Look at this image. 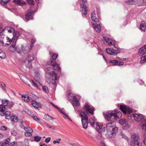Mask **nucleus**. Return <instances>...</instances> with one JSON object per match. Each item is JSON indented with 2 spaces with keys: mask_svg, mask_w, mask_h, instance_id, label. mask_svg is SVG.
Masks as SVG:
<instances>
[{
  "mask_svg": "<svg viewBox=\"0 0 146 146\" xmlns=\"http://www.w3.org/2000/svg\"><path fill=\"white\" fill-rule=\"evenodd\" d=\"M1 102L2 104L0 105V115L1 116H5L6 119H10L11 112L7 110L11 109L14 103L6 99L2 100Z\"/></svg>",
  "mask_w": 146,
  "mask_h": 146,
  "instance_id": "obj_1",
  "label": "nucleus"
},
{
  "mask_svg": "<svg viewBox=\"0 0 146 146\" xmlns=\"http://www.w3.org/2000/svg\"><path fill=\"white\" fill-rule=\"evenodd\" d=\"M105 130H106V133L107 136L111 137H115L118 128L116 126L115 123L114 122H111L107 124L106 126L103 128V130L104 131Z\"/></svg>",
  "mask_w": 146,
  "mask_h": 146,
  "instance_id": "obj_2",
  "label": "nucleus"
},
{
  "mask_svg": "<svg viewBox=\"0 0 146 146\" xmlns=\"http://www.w3.org/2000/svg\"><path fill=\"white\" fill-rule=\"evenodd\" d=\"M58 55L57 54L52 53L50 54L51 58L50 59V62L51 66L54 68V70L59 71L61 70L60 67L56 62V60L58 57Z\"/></svg>",
  "mask_w": 146,
  "mask_h": 146,
  "instance_id": "obj_3",
  "label": "nucleus"
},
{
  "mask_svg": "<svg viewBox=\"0 0 146 146\" xmlns=\"http://www.w3.org/2000/svg\"><path fill=\"white\" fill-rule=\"evenodd\" d=\"M52 70L53 69L50 67H47L46 69V74L49 75L54 80H57V74Z\"/></svg>",
  "mask_w": 146,
  "mask_h": 146,
  "instance_id": "obj_4",
  "label": "nucleus"
},
{
  "mask_svg": "<svg viewBox=\"0 0 146 146\" xmlns=\"http://www.w3.org/2000/svg\"><path fill=\"white\" fill-rule=\"evenodd\" d=\"M8 32L11 33H12L13 37L12 39L13 40H17V38L19 35V32L16 31L15 32V30L13 28H10L7 31Z\"/></svg>",
  "mask_w": 146,
  "mask_h": 146,
  "instance_id": "obj_5",
  "label": "nucleus"
},
{
  "mask_svg": "<svg viewBox=\"0 0 146 146\" xmlns=\"http://www.w3.org/2000/svg\"><path fill=\"white\" fill-rule=\"evenodd\" d=\"M131 119H133L137 122L142 121L143 120H145L143 118V116L141 114L137 113L132 115H131Z\"/></svg>",
  "mask_w": 146,
  "mask_h": 146,
  "instance_id": "obj_6",
  "label": "nucleus"
},
{
  "mask_svg": "<svg viewBox=\"0 0 146 146\" xmlns=\"http://www.w3.org/2000/svg\"><path fill=\"white\" fill-rule=\"evenodd\" d=\"M81 1L80 5L81 8L82 9V11L83 12V14L84 15H86L87 14L88 9L85 5L87 3L86 0H80Z\"/></svg>",
  "mask_w": 146,
  "mask_h": 146,
  "instance_id": "obj_7",
  "label": "nucleus"
},
{
  "mask_svg": "<svg viewBox=\"0 0 146 146\" xmlns=\"http://www.w3.org/2000/svg\"><path fill=\"white\" fill-rule=\"evenodd\" d=\"M115 115L114 111H109L106 115V118L108 121H112L115 120Z\"/></svg>",
  "mask_w": 146,
  "mask_h": 146,
  "instance_id": "obj_8",
  "label": "nucleus"
},
{
  "mask_svg": "<svg viewBox=\"0 0 146 146\" xmlns=\"http://www.w3.org/2000/svg\"><path fill=\"white\" fill-rule=\"evenodd\" d=\"M83 109L86 111H85L89 113L92 115L94 114V108L91 107L88 103H86L84 104Z\"/></svg>",
  "mask_w": 146,
  "mask_h": 146,
  "instance_id": "obj_9",
  "label": "nucleus"
},
{
  "mask_svg": "<svg viewBox=\"0 0 146 146\" xmlns=\"http://www.w3.org/2000/svg\"><path fill=\"white\" fill-rule=\"evenodd\" d=\"M16 40H14L11 45V47L14 48L15 50L18 53L21 52V48L22 46L21 45H16Z\"/></svg>",
  "mask_w": 146,
  "mask_h": 146,
  "instance_id": "obj_10",
  "label": "nucleus"
},
{
  "mask_svg": "<svg viewBox=\"0 0 146 146\" xmlns=\"http://www.w3.org/2000/svg\"><path fill=\"white\" fill-rule=\"evenodd\" d=\"M13 41V39H11L8 36H6L5 37H4V39L0 43L3 45H8L10 44Z\"/></svg>",
  "mask_w": 146,
  "mask_h": 146,
  "instance_id": "obj_11",
  "label": "nucleus"
},
{
  "mask_svg": "<svg viewBox=\"0 0 146 146\" xmlns=\"http://www.w3.org/2000/svg\"><path fill=\"white\" fill-rule=\"evenodd\" d=\"M119 107L121 110L124 114H126L127 112H130L132 111V110H130L129 107L125 105H120Z\"/></svg>",
  "mask_w": 146,
  "mask_h": 146,
  "instance_id": "obj_12",
  "label": "nucleus"
},
{
  "mask_svg": "<svg viewBox=\"0 0 146 146\" xmlns=\"http://www.w3.org/2000/svg\"><path fill=\"white\" fill-rule=\"evenodd\" d=\"M119 123L122 125L124 129H128L129 127L128 122L125 119H121L119 120Z\"/></svg>",
  "mask_w": 146,
  "mask_h": 146,
  "instance_id": "obj_13",
  "label": "nucleus"
},
{
  "mask_svg": "<svg viewBox=\"0 0 146 146\" xmlns=\"http://www.w3.org/2000/svg\"><path fill=\"white\" fill-rule=\"evenodd\" d=\"M146 53V44L144 45L139 49L138 54L140 56H143Z\"/></svg>",
  "mask_w": 146,
  "mask_h": 146,
  "instance_id": "obj_14",
  "label": "nucleus"
},
{
  "mask_svg": "<svg viewBox=\"0 0 146 146\" xmlns=\"http://www.w3.org/2000/svg\"><path fill=\"white\" fill-rule=\"evenodd\" d=\"M19 77L20 79L23 81L27 85L29 86L30 85L29 84V80L25 76L22 74H20L19 75Z\"/></svg>",
  "mask_w": 146,
  "mask_h": 146,
  "instance_id": "obj_15",
  "label": "nucleus"
},
{
  "mask_svg": "<svg viewBox=\"0 0 146 146\" xmlns=\"http://www.w3.org/2000/svg\"><path fill=\"white\" fill-rule=\"evenodd\" d=\"M131 138L133 140L131 143H133V142L136 143V142H140L139 138L138 135L135 133H134L132 135Z\"/></svg>",
  "mask_w": 146,
  "mask_h": 146,
  "instance_id": "obj_16",
  "label": "nucleus"
},
{
  "mask_svg": "<svg viewBox=\"0 0 146 146\" xmlns=\"http://www.w3.org/2000/svg\"><path fill=\"white\" fill-rule=\"evenodd\" d=\"M88 112L85 111V110L81 111L80 113V116L82 118L81 119H88Z\"/></svg>",
  "mask_w": 146,
  "mask_h": 146,
  "instance_id": "obj_17",
  "label": "nucleus"
},
{
  "mask_svg": "<svg viewBox=\"0 0 146 146\" xmlns=\"http://www.w3.org/2000/svg\"><path fill=\"white\" fill-rule=\"evenodd\" d=\"M22 63L27 68H31L32 67V63L26 59L23 61Z\"/></svg>",
  "mask_w": 146,
  "mask_h": 146,
  "instance_id": "obj_18",
  "label": "nucleus"
},
{
  "mask_svg": "<svg viewBox=\"0 0 146 146\" xmlns=\"http://www.w3.org/2000/svg\"><path fill=\"white\" fill-rule=\"evenodd\" d=\"M141 0H128L125 1V3L129 5H135L138 2L140 3Z\"/></svg>",
  "mask_w": 146,
  "mask_h": 146,
  "instance_id": "obj_19",
  "label": "nucleus"
},
{
  "mask_svg": "<svg viewBox=\"0 0 146 146\" xmlns=\"http://www.w3.org/2000/svg\"><path fill=\"white\" fill-rule=\"evenodd\" d=\"M110 62L113 65H117L120 66L123 65V62L120 61H119L116 60H111L110 61Z\"/></svg>",
  "mask_w": 146,
  "mask_h": 146,
  "instance_id": "obj_20",
  "label": "nucleus"
},
{
  "mask_svg": "<svg viewBox=\"0 0 146 146\" xmlns=\"http://www.w3.org/2000/svg\"><path fill=\"white\" fill-rule=\"evenodd\" d=\"M33 13V11H31L27 13L25 15L26 19L28 21L32 19L33 18L32 14Z\"/></svg>",
  "mask_w": 146,
  "mask_h": 146,
  "instance_id": "obj_21",
  "label": "nucleus"
},
{
  "mask_svg": "<svg viewBox=\"0 0 146 146\" xmlns=\"http://www.w3.org/2000/svg\"><path fill=\"white\" fill-rule=\"evenodd\" d=\"M31 104L35 109L37 110L39 109V108L40 105V104L37 102L35 100H32Z\"/></svg>",
  "mask_w": 146,
  "mask_h": 146,
  "instance_id": "obj_22",
  "label": "nucleus"
},
{
  "mask_svg": "<svg viewBox=\"0 0 146 146\" xmlns=\"http://www.w3.org/2000/svg\"><path fill=\"white\" fill-rule=\"evenodd\" d=\"M7 31L6 29L5 28L0 33V43L3 41V40L4 39V37L6 36L5 34V31Z\"/></svg>",
  "mask_w": 146,
  "mask_h": 146,
  "instance_id": "obj_23",
  "label": "nucleus"
},
{
  "mask_svg": "<svg viewBox=\"0 0 146 146\" xmlns=\"http://www.w3.org/2000/svg\"><path fill=\"white\" fill-rule=\"evenodd\" d=\"M73 106L74 107L78 106L80 105L77 99V98L75 96H73Z\"/></svg>",
  "mask_w": 146,
  "mask_h": 146,
  "instance_id": "obj_24",
  "label": "nucleus"
},
{
  "mask_svg": "<svg viewBox=\"0 0 146 146\" xmlns=\"http://www.w3.org/2000/svg\"><path fill=\"white\" fill-rule=\"evenodd\" d=\"M38 77H35V80L37 83L35 82L33 80H32L31 81L32 83L37 88H38L39 86V85L40 86L41 85L40 84V82L38 81Z\"/></svg>",
  "mask_w": 146,
  "mask_h": 146,
  "instance_id": "obj_25",
  "label": "nucleus"
},
{
  "mask_svg": "<svg viewBox=\"0 0 146 146\" xmlns=\"http://www.w3.org/2000/svg\"><path fill=\"white\" fill-rule=\"evenodd\" d=\"M93 26L94 29L96 31L100 33L101 30V27L100 26L97 24H93Z\"/></svg>",
  "mask_w": 146,
  "mask_h": 146,
  "instance_id": "obj_26",
  "label": "nucleus"
},
{
  "mask_svg": "<svg viewBox=\"0 0 146 146\" xmlns=\"http://www.w3.org/2000/svg\"><path fill=\"white\" fill-rule=\"evenodd\" d=\"M22 99L25 102H30L31 100L29 97L27 95H23L22 96Z\"/></svg>",
  "mask_w": 146,
  "mask_h": 146,
  "instance_id": "obj_27",
  "label": "nucleus"
},
{
  "mask_svg": "<svg viewBox=\"0 0 146 146\" xmlns=\"http://www.w3.org/2000/svg\"><path fill=\"white\" fill-rule=\"evenodd\" d=\"M88 120L81 119L82 126L85 129H86L87 128Z\"/></svg>",
  "mask_w": 146,
  "mask_h": 146,
  "instance_id": "obj_28",
  "label": "nucleus"
},
{
  "mask_svg": "<svg viewBox=\"0 0 146 146\" xmlns=\"http://www.w3.org/2000/svg\"><path fill=\"white\" fill-rule=\"evenodd\" d=\"M92 20L93 21L96 22H98V19L97 18L96 13L95 12H93V14L91 15Z\"/></svg>",
  "mask_w": 146,
  "mask_h": 146,
  "instance_id": "obj_29",
  "label": "nucleus"
},
{
  "mask_svg": "<svg viewBox=\"0 0 146 146\" xmlns=\"http://www.w3.org/2000/svg\"><path fill=\"white\" fill-rule=\"evenodd\" d=\"M29 48L27 46H22L21 48V52H23L24 54H26L28 52Z\"/></svg>",
  "mask_w": 146,
  "mask_h": 146,
  "instance_id": "obj_30",
  "label": "nucleus"
},
{
  "mask_svg": "<svg viewBox=\"0 0 146 146\" xmlns=\"http://www.w3.org/2000/svg\"><path fill=\"white\" fill-rule=\"evenodd\" d=\"M14 2L19 5H23L26 4L25 2L22 0H14Z\"/></svg>",
  "mask_w": 146,
  "mask_h": 146,
  "instance_id": "obj_31",
  "label": "nucleus"
},
{
  "mask_svg": "<svg viewBox=\"0 0 146 146\" xmlns=\"http://www.w3.org/2000/svg\"><path fill=\"white\" fill-rule=\"evenodd\" d=\"M114 114L115 115V119H116L117 118H119L121 117L122 113L121 112L115 111H114Z\"/></svg>",
  "mask_w": 146,
  "mask_h": 146,
  "instance_id": "obj_32",
  "label": "nucleus"
},
{
  "mask_svg": "<svg viewBox=\"0 0 146 146\" xmlns=\"http://www.w3.org/2000/svg\"><path fill=\"white\" fill-rule=\"evenodd\" d=\"M10 141V140L9 138H7L2 143L1 146H9V143Z\"/></svg>",
  "mask_w": 146,
  "mask_h": 146,
  "instance_id": "obj_33",
  "label": "nucleus"
},
{
  "mask_svg": "<svg viewBox=\"0 0 146 146\" xmlns=\"http://www.w3.org/2000/svg\"><path fill=\"white\" fill-rule=\"evenodd\" d=\"M142 123L141 128L143 130L146 131V120H143L142 121Z\"/></svg>",
  "mask_w": 146,
  "mask_h": 146,
  "instance_id": "obj_34",
  "label": "nucleus"
},
{
  "mask_svg": "<svg viewBox=\"0 0 146 146\" xmlns=\"http://www.w3.org/2000/svg\"><path fill=\"white\" fill-rule=\"evenodd\" d=\"M25 59L32 63V62L34 59V57L33 55H29Z\"/></svg>",
  "mask_w": 146,
  "mask_h": 146,
  "instance_id": "obj_35",
  "label": "nucleus"
},
{
  "mask_svg": "<svg viewBox=\"0 0 146 146\" xmlns=\"http://www.w3.org/2000/svg\"><path fill=\"white\" fill-rule=\"evenodd\" d=\"M106 51L108 53V54H111V55L115 54L116 53L115 52V53H114L113 48H108L106 49Z\"/></svg>",
  "mask_w": 146,
  "mask_h": 146,
  "instance_id": "obj_36",
  "label": "nucleus"
},
{
  "mask_svg": "<svg viewBox=\"0 0 146 146\" xmlns=\"http://www.w3.org/2000/svg\"><path fill=\"white\" fill-rule=\"evenodd\" d=\"M96 129L97 131L99 133H100L101 132L100 130L102 128V125H99L98 123H96Z\"/></svg>",
  "mask_w": 146,
  "mask_h": 146,
  "instance_id": "obj_37",
  "label": "nucleus"
},
{
  "mask_svg": "<svg viewBox=\"0 0 146 146\" xmlns=\"http://www.w3.org/2000/svg\"><path fill=\"white\" fill-rule=\"evenodd\" d=\"M44 118L46 120L49 121L50 120H52L54 118L47 115H45Z\"/></svg>",
  "mask_w": 146,
  "mask_h": 146,
  "instance_id": "obj_38",
  "label": "nucleus"
},
{
  "mask_svg": "<svg viewBox=\"0 0 146 146\" xmlns=\"http://www.w3.org/2000/svg\"><path fill=\"white\" fill-rule=\"evenodd\" d=\"M113 51L114 53H116V54H117L118 53H119L120 52V50L117 47L114 46L113 48Z\"/></svg>",
  "mask_w": 146,
  "mask_h": 146,
  "instance_id": "obj_39",
  "label": "nucleus"
},
{
  "mask_svg": "<svg viewBox=\"0 0 146 146\" xmlns=\"http://www.w3.org/2000/svg\"><path fill=\"white\" fill-rule=\"evenodd\" d=\"M35 39L34 38H32V39H31L30 42V51L32 49V48L33 45V44L35 42Z\"/></svg>",
  "mask_w": 146,
  "mask_h": 146,
  "instance_id": "obj_40",
  "label": "nucleus"
},
{
  "mask_svg": "<svg viewBox=\"0 0 146 146\" xmlns=\"http://www.w3.org/2000/svg\"><path fill=\"white\" fill-rule=\"evenodd\" d=\"M131 146H142V143L140 142H137L135 143H131Z\"/></svg>",
  "mask_w": 146,
  "mask_h": 146,
  "instance_id": "obj_41",
  "label": "nucleus"
},
{
  "mask_svg": "<svg viewBox=\"0 0 146 146\" xmlns=\"http://www.w3.org/2000/svg\"><path fill=\"white\" fill-rule=\"evenodd\" d=\"M140 27L142 31H144L146 29V23H141V24Z\"/></svg>",
  "mask_w": 146,
  "mask_h": 146,
  "instance_id": "obj_42",
  "label": "nucleus"
},
{
  "mask_svg": "<svg viewBox=\"0 0 146 146\" xmlns=\"http://www.w3.org/2000/svg\"><path fill=\"white\" fill-rule=\"evenodd\" d=\"M89 122L90 123L92 127L94 126L95 123V121L94 119L92 118H90L89 119Z\"/></svg>",
  "mask_w": 146,
  "mask_h": 146,
  "instance_id": "obj_43",
  "label": "nucleus"
},
{
  "mask_svg": "<svg viewBox=\"0 0 146 146\" xmlns=\"http://www.w3.org/2000/svg\"><path fill=\"white\" fill-rule=\"evenodd\" d=\"M26 132H33V130L30 127H26L24 129Z\"/></svg>",
  "mask_w": 146,
  "mask_h": 146,
  "instance_id": "obj_44",
  "label": "nucleus"
},
{
  "mask_svg": "<svg viewBox=\"0 0 146 146\" xmlns=\"http://www.w3.org/2000/svg\"><path fill=\"white\" fill-rule=\"evenodd\" d=\"M10 1L9 0H1V5H4L7 4Z\"/></svg>",
  "mask_w": 146,
  "mask_h": 146,
  "instance_id": "obj_45",
  "label": "nucleus"
},
{
  "mask_svg": "<svg viewBox=\"0 0 146 146\" xmlns=\"http://www.w3.org/2000/svg\"><path fill=\"white\" fill-rule=\"evenodd\" d=\"M20 125L21 127L23 129H24L25 127H26V126L25 123L24 121H22L21 122Z\"/></svg>",
  "mask_w": 146,
  "mask_h": 146,
  "instance_id": "obj_46",
  "label": "nucleus"
},
{
  "mask_svg": "<svg viewBox=\"0 0 146 146\" xmlns=\"http://www.w3.org/2000/svg\"><path fill=\"white\" fill-rule=\"evenodd\" d=\"M115 41L114 40L110 39L108 43L110 46H115Z\"/></svg>",
  "mask_w": 146,
  "mask_h": 146,
  "instance_id": "obj_47",
  "label": "nucleus"
},
{
  "mask_svg": "<svg viewBox=\"0 0 146 146\" xmlns=\"http://www.w3.org/2000/svg\"><path fill=\"white\" fill-rule=\"evenodd\" d=\"M140 63H143L144 62H146V55L143 56H142L141 58Z\"/></svg>",
  "mask_w": 146,
  "mask_h": 146,
  "instance_id": "obj_48",
  "label": "nucleus"
},
{
  "mask_svg": "<svg viewBox=\"0 0 146 146\" xmlns=\"http://www.w3.org/2000/svg\"><path fill=\"white\" fill-rule=\"evenodd\" d=\"M10 119H11L12 121L14 122H17L18 120L17 117L15 116H12L11 117Z\"/></svg>",
  "mask_w": 146,
  "mask_h": 146,
  "instance_id": "obj_49",
  "label": "nucleus"
},
{
  "mask_svg": "<svg viewBox=\"0 0 146 146\" xmlns=\"http://www.w3.org/2000/svg\"><path fill=\"white\" fill-rule=\"evenodd\" d=\"M138 5L139 6L146 5V0H141L140 4Z\"/></svg>",
  "mask_w": 146,
  "mask_h": 146,
  "instance_id": "obj_50",
  "label": "nucleus"
},
{
  "mask_svg": "<svg viewBox=\"0 0 146 146\" xmlns=\"http://www.w3.org/2000/svg\"><path fill=\"white\" fill-rule=\"evenodd\" d=\"M31 117H33L34 120L37 121V122H39L40 121V120L37 117L36 115H33L31 116Z\"/></svg>",
  "mask_w": 146,
  "mask_h": 146,
  "instance_id": "obj_51",
  "label": "nucleus"
},
{
  "mask_svg": "<svg viewBox=\"0 0 146 146\" xmlns=\"http://www.w3.org/2000/svg\"><path fill=\"white\" fill-rule=\"evenodd\" d=\"M32 132H25V135L27 137H31L32 136Z\"/></svg>",
  "mask_w": 146,
  "mask_h": 146,
  "instance_id": "obj_52",
  "label": "nucleus"
},
{
  "mask_svg": "<svg viewBox=\"0 0 146 146\" xmlns=\"http://www.w3.org/2000/svg\"><path fill=\"white\" fill-rule=\"evenodd\" d=\"M34 139L36 142L39 141L41 139V138L38 136H36L35 137Z\"/></svg>",
  "mask_w": 146,
  "mask_h": 146,
  "instance_id": "obj_53",
  "label": "nucleus"
},
{
  "mask_svg": "<svg viewBox=\"0 0 146 146\" xmlns=\"http://www.w3.org/2000/svg\"><path fill=\"white\" fill-rule=\"evenodd\" d=\"M42 88L43 91L46 92H48V88L47 86H42Z\"/></svg>",
  "mask_w": 146,
  "mask_h": 146,
  "instance_id": "obj_54",
  "label": "nucleus"
},
{
  "mask_svg": "<svg viewBox=\"0 0 146 146\" xmlns=\"http://www.w3.org/2000/svg\"><path fill=\"white\" fill-rule=\"evenodd\" d=\"M0 57L2 59H4L6 58V56L4 52L2 53L1 54H0Z\"/></svg>",
  "mask_w": 146,
  "mask_h": 146,
  "instance_id": "obj_55",
  "label": "nucleus"
},
{
  "mask_svg": "<svg viewBox=\"0 0 146 146\" xmlns=\"http://www.w3.org/2000/svg\"><path fill=\"white\" fill-rule=\"evenodd\" d=\"M27 2L29 4L31 5H33L34 3L33 0H27Z\"/></svg>",
  "mask_w": 146,
  "mask_h": 146,
  "instance_id": "obj_56",
  "label": "nucleus"
},
{
  "mask_svg": "<svg viewBox=\"0 0 146 146\" xmlns=\"http://www.w3.org/2000/svg\"><path fill=\"white\" fill-rule=\"evenodd\" d=\"M17 143L15 141H14L10 143V145L11 146H17Z\"/></svg>",
  "mask_w": 146,
  "mask_h": 146,
  "instance_id": "obj_57",
  "label": "nucleus"
},
{
  "mask_svg": "<svg viewBox=\"0 0 146 146\" xmlns=\"http://www.w3.org/2000/svg\"><path fill=\"white\" fill-rule=\"evenodd\" d=\"M61 140V139L60 138L57 139L56 141L54 140L53 141V143L54 144H56V143H60L59 141H60Z\"/></svg>",
  "mask_w": 146,
  "mask_h": 146,
  "instance_id": "obj_58",
  "label": "nucleus"
},
{
  "mask_svg": "<svg viewBox=\"0 0 146 146\" xmlns=\"http://www.w3.org/2000/svg\"><path fill=\"white\" fill-rule=\"evenodd\" d=\"M103 39L104 40H105L106 42H108H108L110 40V39L106 37H103Z\"/></svg>",
  "mask_w": 146,
  "mask_h": 146,
  "instance_id": "obj_59",
  "label": "nucleus"
},
{
  "mask_svg": "<svg viewBox=\"0 0 146 146\" xmlns=\"http://www.w3.org/2000/svg\"><path fill=\"white\" fill-rule=\"evenodd\" d=\"M1 86H2V89L4 90H5V84L4 83H3V82H1Z\"/></svg>",
  "mask_w": 146,
  "mask_h": 146,
  "instance_id": "obj_60",
  "label": "nucleus"
},
{
  "mask_svg": "<svg viewBox=\"0 0 146 146\" xmlns=\"http://www.w3.org/2000/svg\"><path fill=\"white\" fill-rule=\"evenodd\" d=\"M51 140V138L50 137H47L45 139V141L46 143H48Z\"/></svg>",
  "mask_w": 146,
  "mask_h": 146,
  "instance_id": "obj_61",
  "label": "nucleus"
},
{
  "mask_svg": "<svg viewBox=\"0 0 146 146\" xmlns=\"http://www.w3.org/2000/svg\"><path fill=\"white\" fill-rule=\"evenodd\" d=\"M11 134L14 136H16L17 135V131L15 130L11 131Z\"/></svg>",
  "mask_w": 146,
  "mask_h": 146,
  "instance_id": "obj_62",
  "label": "nucleus"
},
{
  "mask_svg": "<svg viewBox=\"0 0 146 146\" xmlns=\"http://www.w3.org/2000/svg\"><path fill=\"white\" fill-rule=\"evenodd\" d=\"M100 146H106L105 143L102 141L100 142Z\"/></svg>",
  "mask_w": 146,
  "mask_h": 146,
  "instance_id": "obj_63",
  "label": "nucleus"
},
{
  "mask_svg": "<svg viewBox=\"0 0 146 146\" xmlns=\"http://www.w3.org/2000/svg\"><path fill=\"white\" fill-rule=\"evenodd\" d=\"M143 142L144 143L145 146H146V136L144 137L143 140Z\"/></svg>",
  "mask_w": 146,
  "mask_h": 146,
  "instance_id": "obj_64",
  "label": "nucleus"
}]
</instances>
